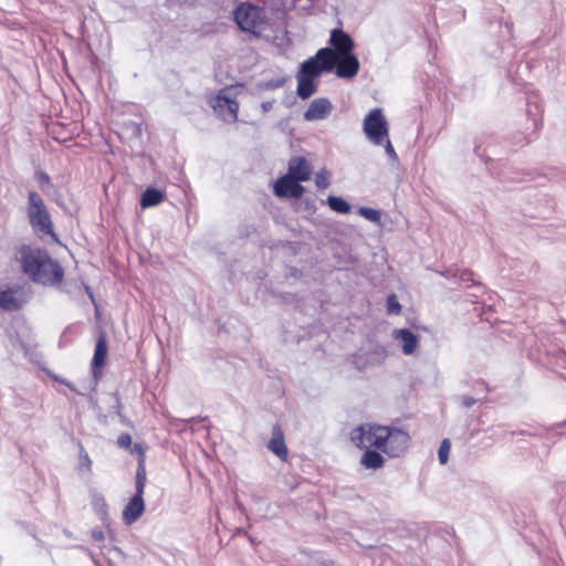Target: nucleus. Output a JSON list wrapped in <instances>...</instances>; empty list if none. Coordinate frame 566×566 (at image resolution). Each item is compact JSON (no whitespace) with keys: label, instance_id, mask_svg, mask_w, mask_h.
I'll return each mask as SVG.
<instances>
[{"label":"nucleus","instance_id":"nucleus-32","mask_svg":"<svg viewBox=\"0 0 566 566\" xmlns=\"http://www.w3.org/2000/svg\"><path fill=\"white\" fill-rule=\"evenodd\" d=\"M117 444L124 449L129 448L132 444V437L128 433H122L117 439Z\"/></svg>","mask_w":566,"mask_h":566},{"label":"nucleus","instance_id":"nucleus-26","mask_svg":"<svg viewBox=\"0 0 566 566\" xmlns=\"http://www.w3.org/2000/svg\"><path fill=\"white\" fill-rule=\"evenodd\" d=\"M451 449V442L449 439H443L440 443L439 450H438V458L441 464H446L449 459V453Z\"/></svg>","mask_w":566,"mask_h":566},{"label":"nucleus","instance_id":"nucleus-3","mask_svg":"<svg viewBox=\"0 0 566 566\" xmlns=\"http://www.w3.org/2000/svg\"><path fill=\"white\" fill-rule=\"evenodd\" d=\"M209 104L216 115L223 122H237L239 103L237 101V92L233 87L221 88L218 94L210 97Z\"/></svg>","mask_w":566,"mask_h":566},{"label":"nucleus","instance_id":"nucleus-24","mask_svg":"<svg viewBox=\"0 0 566 566\" xmlns=\"http://www.w3.org/2000/svg\"><path fill=\"white\" fill-rule=\"evenodd\" d=\"M145 484H146V470H145L144 464L140 463L137 469V472H136V482H135L136 493L135 494L144 495Z\"/></svg>","mask_w":566,"mask_h":566},{"label":"nucleus","instance_id":"nucleus-38","mask_svg":"<svg viewBox=\"0 0 566 566\" xmlns=\"http://www.w3.org/2000/svg\"><path fill=\"white\" fill-rule=\"evenodd\" d=\"M261 107L263 112H269L272 108V102H263Z\"/></svg>","mask_w":566,"mask_h":566},{"label":"nucleus","instance_id":"nucleus-15","mask_svg":"<svg viewBox=\"0 0 566 566\" xmlns=\"http://www.w3.org/2000/svg\"><path fill=\"white\" fill-rule=\"evenodd\" d=\"M312 167L304 157H293L289 161V176L298 181H306L311 178Z\"/></svg>","mask_w":566,"mask_h":566},{"label":"nucleus","instance_id":"nucleus-28","mask_svg":"<svg viewBox=\"0 0 566 566\" xmlns=\"http://www.w3.org/2000/svg\"><path fill=\"white\" fill-rule=\"evenodd\" d=\"M315 184L319 189H326L329 187V175L326 170H321L315 175Z\"/></svg>","mask_w":566,"mask_h":566},{"label":"nucleus","instance_id":"nucleus-22","mask_svg":"<svg viewBox=\"0 0 566 566\" xmlns=\"http://www.w3.org/2000/svg\"><path fill=\"white\" fill-rule=\"evenodd\" d=\"M327 205L332 210L342 214H346L350 211V205L340 197L328 196Z\"/></svg>","mask_w":566,"mask_h":566},{"label":"nucleus","instance_id":"nucleus-17","mask_svg":"<svg viewBox=\"0 0 566 566\" xmlns=\"http://www.w3.org/2000/svg\"><path fill=\"white\" fill-rule=\"evenodd\" d=\"M268 449L281 460H286L287 448L284 441L283 431L279 424H274L272 428V438L268 443Z\"/></svg>","mask_w":566,"mask_h":566},{"label":"nucleus","instance_id":"nucleus-31","mask_svg":"<svg viewBox=\"0 0 566 566\" xmlns=\"http://www.w3.org/2000/svg\"><path fill=\"white\" fill-rule=\"evenodd\" d=\"M35 179L39 182L41 188L49 186L50 181H51L49 175L44 171H38L35 174Z\"/></svg>","mask_w":566,"mask_h":566},{"label":"nucleus","instance_id":"nucleus-27","mask_svg":"<svg viewBox=\"0 0 566 566\" xmlns=\"http://www.w3.org/2000/svg\"><path fill=\"white\" fill-rule=\"evenodd\" d=\"M92 505H93L94 510L99 515H102V516L106 515L107 504H106L104 496H102L99 494H94L93 500H92Z\"/></svg>","mask_w":566,"mask_h":566},{"label":"nucleus","instance_id":"nucleus-30","mask_svg":"<svg viewBox=\"0 0 566 566\" xmlns=\"http://www.w3.org/2000/svg\"><path fill=\"white\" fill-rule=\"evenodd\" d=\"M385 146V151L386 154L388 155V157H390L394 161H397L398 160V155L394 148V146L391 145L389 138L387 137L382 144Z\"/></svg>","mask_w":566,"mask_h":566},{"label":"nucleus","instance_id":"nucleus-1","mask_svg":"<svg viewBox=\"0 0 566 566\" xmlns=\"http://www.w3.org/2000/svg\"><path fill=\"white\" fill-rule=\"evenodd\" d=\"M17 259L23 272L36 283L54 285L63 279L62 266L41 249L22 247Z\"/></svg>","mask_w":566,"mask_h":566},{"label":"nucleus","instance_id":"nucleus-20","mask_svg":"<svg viewBox=\"0 0 566 566\" xmlns=\"http://www.w3.org/2000/svg\"><path fill=\"white\" fill-rule=\"evenodd\" d=\"M384 462L385 461L382 455L379 452L373 451L370 449H366L360 459V464L364 468L373 470L380 469L384 465Z\"/></svg>","mask_w":566,"mask_h":566},{"label":"nucleus","instance_id":"nucleus-11","mask_svg":"<svg viewBox=\"0 0 566 566\" xmlns=\"http://www.w3.org/2000/svg\"><path fill=\"white\" fill-rule=\"evenodd\" d=\"M329 44L333 46L332 50L335 54V63L339 55L353 53L355 46L353 39L340 29H334L332 31Z\"/></svg>","mask_w":566,"mask_h":566},{"label":"nucleus","instance_id":"nucleus-37","mask_svg":"<svg viewBox=\"0 0 566 566\" xmlns=\"http://www.w3.org/2000/svg\"><path fill=\"white\" fill-rule=\"evenodd\" d=\"M92 537L96 541H103L104 539V534L102 531H98V530H94L92 531Z\"/></svg>","mask_w":566,"mask_h":566},{"label":"nucleus","instance_id":"nucleus-35","mask_svg":"<svg viewBox=\"0 0 566 566\" xmlns=\"http://www.w3.org/2000/svg\"><path fill=\"white\" fill-rule=\"evenodd\" d=\"M375 353L378 356V363H381L387 357L386 350L382 347H377Z\"/></svg>","mask_w":566,"mask_h":566},{"label":"nucleus","instance_id":"nucleus-23","mask_svg":"<svg viewBox=\"0 0 566 566\" xmlns=\"http://www.w3.org/2000/svg\"><path fill=\"white\" fill-rule=\"evenodd\" d=\"M78 470L86 473L92 472V460L82 443H78Z\"/></svg>","mask_w":566,"mask_h":566},{"label":"nucleus","instance_id":"nucleus-12","mask_svg":"<svg viewBox=\"0 0 566 566\" xmlns=\"http://www.w3.org/2000/svg\"><path fill=\"white\" fill-rule=\"evenodd\" d=\"M333 105L326 97L313 99L304 113V119L307 122L323 120L332 113Z\"/></svg>","mask_w":566,"mask_h":566},{"label":"nucleus","instance_id":"nucleus-36","mask_svg":"<svg viewBox=\"0 0 566 566\" xmlns=\"http://www.w3.org/2000/svg\"><path fill=\"white\" fill-rule=\"evenodd\" d=\"M301 205H304V209L308 212H313L315 210V205L311 200H305Z\"/></svg>","mask_w":566,"mask_h":566},{"label":"nucleus","instance_id":"nucleus-5","mask_svg":"<svg viewBox=\"0 0 566 566\" xmlns=\"http://www.w3.org/2000/svg\"><path fill=\"white\" fill-rule=\"evenodd\" d=\"M234 20L244 32L260 35L265 29V21L261 10L250 3H241L234 10Z\"/></svg>","mask_w":566,"mask_h":566},{"label":"nucleus","instance_id":"nucleus-33","mask_svg":"<svg viewBox=\"0 0 566 566\" xmlns=\"http://www.w3.org/2000/svg\"><path fill=\"white\" fill-rule=\"evenodd\" d=\"M284 83H285L284 78H277V80L266 82L264 84V87L265 88H279V87L283 86Z\"/></svg>","mask_w":566,"mask_h":566},{"label":"nucleus","instance_id":"nucleus-8","mask_svg":"<svg viewBox=\"0 0 566 566\" xmlns=\"http://www.w3.org/2000/svg\"><path fill=\"white\" fill-rule=\"evenodd\" d=\"M409 434L400 429L385 428L380 450L391 458L401 455L408 448Z\"/></svg>","mask_w":566,"mask_h":566},{"label":"nucleus","instance_id":"nucleus-9","mask_svg":"<svg viewBox=\"0 0 566 566\" xmlns=\"http://www.w3.org/2000/svg\"><path fill=\"white\" fill-rule=\"evenodd\" d=\"M29 298L28 292L21 286H12L4 290L0 289V307L3 311H18Z\"/></svg>","mask_w":566,"mask_h":566},{"label":"nucleus","instance_id":"nucleus-21","mask_svg":"<svg viewBox=\"0 0 566 566\" xmlns=\"http://www.w3.org/2000/svg\"><path fill=\"white\" fill-rule=\"evenodd\" d=\"M164 198L165 195L163 191L155 188H148L142 195L140 206L143 208L154 207L163 202Z\"/></svg>","mask_w":566,"mask_h":566},{"label":"nucleus","instance_id":"nucleus-29","mask_svg":"<svg viewBox=\"0 0 566 566\" xmlns=\"http://www.w3.org/2000/svg\"><path fill=\"white\" fill-rule=\"evenodd\" d=\"M401 306L396 297V295L391 294L387 298V311L389 314H399Z\"/></svg>","mask_w":566,"mask_h":566},{"label":"nucleus","instance_id":"nucleus-4","mask_svg":"<svg viewBox=\"0 0 566 566\" xmlns=\"http://www.w3.org/2000/svg\"><path fill=\"white\" fill-rule=\"evenodd\" d=\"M335 67V54L332 48L319 49L316 54L301 64L296 75L315 80L323 72H332Z\"/></svg>","mask_w":566,"mask_h":566},{"label":"nucleus","instance_id":"nucleus-13","mask_svg":"<svg viewBox=\"0 0 566 566\" xmlns=\"http://www.w3.org/2000/svg\"><path fill=\"white\" fill-rule=\"evenodd\" d=\"M336 74L340 78H352L359 71V61L354 53L339 55L335 63Z\"/></svg>","mask_w":566,"mask_h":566},{"label":"nucleus","instance_id":"nucleus-41","mask_svg":"<svg viewBox=\"0 0 566 566\" xmlns=\"http://www.w3.org/2000/svg\"><path fill=\"white\" fill-rule=\"evenodd\" d=\"M135 450L140 454L143 453L142 448H139L138 446H135Z\"/></svg>","mask_w":566,"mask_h":566},{"label":"nucleus","instance_id":"nucleus-25","mask_svg":"<svg viewBox=\"0 0 566 566\" xmlns=\"http://www.w3.org/2000/svg\"><path fill=\"white\" fill-rule=\"evenodd\" d=\"M358 213L361 217H364L365 219H367L368 221H371V222H375V223H378L380 221V219H381L380 211L376 210L374 208L361 207V208H359Z\"/></svg>","mask_w":566,"mask_h":566},{"label":"nucleus","instance_id":"nucleus-39","mask_svg":"<svg viewBox=\"0 0 566 566\" xmlns=\"http://www.w3.org/2000/svg\"><path fill=\"white\" fill-rule=\"evenodd\" d=\"M85 291H86V293L88 294L90 298H91L92 301H94V295H93V292L91 291L90 286H87V285H86V286H85Z\"/></svg>","mask_w":566,"mask_h":566},{"label":"nucleus","instance_id":"nucleus-2","mask_svg":"<svg viewBox=\"0 0 566 566\" xmlns=\"http://www.w3.org/2000/svg\"><path fill=\"white\" fill-rule=\"evenodd\" d=\"M27 214L29 223L36 235L41 238L51 237L55 241L57 240L53 230L51 216L44 200L33 190L28 193Z\"/></svg>","mask_w":566,"mask_h":566},{"label":"nucleus","instance_id":"nucleus-18","mask_svg":"<svg viewBox=\"0 0 566 566\" xmlns=\"http://www.w3.org/2000/svg\"><path fill=\"white\" fill-rule=\"evenodd\" d=\"M107 356V342L104 333H101L96 340L95 352L92 360V368L94 369V374H96V369L102 367L105 363Z\"/></svg>","mask_w":566,"mask_h":566},{"label":"nucleus","instance_id":"nucleus-19","mask_svg":"<svg viewBox=\"0 0 566 566\" xmlns=\"http://www.w3.org/2000/svg\"><path fill=\"white\" fill-rule=\"evenodd\" d=\"M296 80H297L296 93H297L300 98L307 99L313 94L316 93L317 85L315 84L314 80L302 77V76H298V75H296Z\"/></svg>","mask_w":566,"mask_h":566},{"label":"nucleus","instance_id":"nucleus-6","mask_svg":"<svg viewBox=\"0 0 566 566\" xmlns=\"http://www.w3.org/2000/svg\"><path fill=\"white\" fill-rule=\"evenodd\" d=\"M384 426L364 423L353 429L350 432L352 442L359 449L381 448L385 433Z\"/></svg>","mask_w":566,"mask_h":566},{"label":"nucleus","instance_id":"nucleus-40","mask_svg":"<svg viewBox=\"0 0 566 566\" xmlns=\"http://www.w3.org/2000/svg\"><path fill=\"white\" fill-rule=\"evenodd\" d=\"M471 276V272H465L462 274V280H469Z\"/></svg>","mask_w":566,"mask_h":566},{"label":"nucleus","instance_id":"nucleus-16","mask_svg":"<svg viewBox=\"0 0 566 566\" xmlns=\"http://www.w3.org/2000/svg\"><path fill=\"white\" fill-rule=\"evenodd\" d=\"M144 495L135 494L123 511V520L125 524L132 525L135 523L145 511Z\"/></svg>","mask_w":566,"mask_h":566},{"label":"nucleus","instance_id":"nucleus-34","mask_svg":"<svg viewBox=\"0 0 566 566\" xmlns=\"http://www.w3.org/2000/svg\"><path fill=\"white\" fill-rule=\"evenodd\" d=\"M476 402V400L473 398V397H470V396H464L462 398V405L467 408H470L472 407L474 403Z\"/></svg>","mask_w":566,"mask_h":566},{"label":"nucleus","instance_id":"nucleus-7","mask_svg":"<svg viewBox=\"0 0 566 566\" xmlns=\"http://www.w3.org/2000/svg\"><path fill=\"white\" fill-rule=\"evenodd\" d=\"M364 133L375 145H382L389 135L388 123L380 108L371 109L364 119Z\"/></svg>","mask_w":566,"mask_h":566},{"label":"nucleus","instance_id":"nucleus-10","mask_svg":"<svg viewBox=\"0 0 566 566\" xmlns=\"http://www.w3.org/2000/svg\"><path fill=\"white\" fill-rule=\"evenodd\" d=\"M301 181L294 179L289 175L280 177L274 184V193L280 198H295L298 199L304 193V187Z\"/></svg>","mask_w":566,"mask_h":566},{"label":"nucleus","instance_id":"nucleus-14","mask_svg":"<svg viewBox=\"0 0 566 566\" xmlns=\"http://www.w3.org/2000/svg\"><path fill=\"white\" fill-rule=\"evenodd\" d=\"M392 337L397 340L405 355H412L419 344V337L408 328H399L392 332Z\"/></svg>","mask_w":566,"mask_h":566}]
</instances>
